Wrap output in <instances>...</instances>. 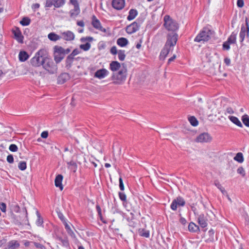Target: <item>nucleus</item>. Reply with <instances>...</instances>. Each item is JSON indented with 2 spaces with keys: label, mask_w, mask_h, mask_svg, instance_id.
I'll list each match as a JSON object with an SVG mask.
<instances>
[{
  "label": "nucleus",
  "mask_w": 249,
  "mask_h": 249,
  "mask_svg": "<svg viewBox=\"0 0 249 249\" xmlns=\"http://www.w3.org/2000/svg\"><path fill=\"white\" fill-rule=\"evenodd\" d=\"M18 168L21 170L24 171L26 169V163L25 161H20L18 165Z\"/></svg>",
  "instance_id": "45"
},
{
  "label": "nucleus",
  "mask_w": 249,
  "mask_h": 249,
  "mask_svg": "<svg viewBox=\"0 0 249 249\" xmlns=\"http://www.w3.org/2000/svg\"><path fill=\"white\" fill-rule=\"evenodd\" d=\"M42 67L44 70L50 74H54L57 72V66L53 60L48 57L44 60Z\"/></svg>",
  "instance_id": "4"
},
{
  "label": "nucleus",
  "mask_w": 249,
  "mask_h": 249,
  "mask_svg": "<svg viewBox=\"0 0 249 249\" xmlns=\"http://www.w3.org/2000/svg\"><path fill=\"white\" fill-rule=\"evenodd\" d=\"M175 199L176 201L178 206L183 207L185 205V201L182 197L178 196L177 197V198Z\"/></svg>",
  "instance_id": "37"
},
{
  "label": "nucleus",
  "mask_w": 249,
  "mask_h": 249,
  "mask_svg": "<svg viewBox=\"0 0 249 249\" xmlns=\"http://www.w3.org/2000/svg\"><path fill=\"white\" fill-rule=\"evenodd\" d=\"M0 209L2 212L5 213L6 211V204L3 202L1 203L0 204Z\"/></svg>",
  "instance_id": "55"
},
{
  "label": "nucleus",
  "mask_w": 249,
  "mask_h": 249,
  "mask_svg": "<svg viewBox=\"0 0 249 249\" xmlns=\"http://www.w3.org/2000/svg\"><path fill=\"white\" fill-rule=\"evenodd\" d=\"M53 1V0H47L45 6L47 7H51L52 5H54Z\"/></svg>",
  "instance_id": "53"
},
{
  "label": "nucleus",
  "mask_w": 249,
  "mask_h": 249,
  "mask_svg": "<svg viewBox=\"0 0 249 249\" xmlns=\"http://www.w3.org/2000/svg\"><path fill=\"white\" fill-rule=\"evenodd\" d=\"M29 57L28 53L25 51H20L18 54V59L20 62H24Z\"/></svg>",
  "instance_id": "22"
},
{
  "label": "nucleus",
  "mask_w": 249,
  "mask_h": 249,
  "mask_svg": "<svg viewBox=\"0 0 249 249\" xmlns=\"http://www.w3.org/2000/svg\"><path fill=\"white\" fill-rule=\"evenodd\" d=\"M91 25L96 30L103 33L107 32V30L102 27L100 20L97 18L95 15H93L91 17Z\"/></svg>",
  "instance_id": "10"
},
{
  "label": "nucleus",
  "mask_w": 249,
  "mask_h": 249,
  "mask_svg": "<svg viewBox=\"0 0 249 249\" xmlns=\"http://www.w3.org/2000/svg\"><path fill=\"white\" fill-rule=\"evenodd\" d=\"M48 37L50 40L53 41H56L61 39V36H59L54 33H51L49 34Z\"/></svg>",
  "instance_id": "28"
},
{
  "label": "nucleus",
  "mask_w": 249,
  "mask_h": 249,
  "mask_svg": "<svg viewBox=\"0 0 249 249\" xmlns=\"http://www.w3.org/2000/svg\"><path fill=\"white\" fill-rule=\"evenodd\" d=\"M143 22L142 18H137L136 20L131 23L126 27L125 31L128 34H132L138 31Z\"/></svg>",
  "instance_id": "6"
},
{
  "label": "nucleus",
  "mask_w": 249,
  "mask_h": 249,
  "mask_svg": "<svg viewBox=\"0 0 249 249\" xmlns=\"http://www.w3.org/2000/svg\"><path fill=\"white\" fill-rule=\"evenodd\" d=\"M63 178V176L62 175L59 174L56 176L54 180L55 186L56 187L59 188L60 190H62L63 189V186L62 184Z\"/></svg>",
  "instance_id": "18"
},
{
  "label": "nucleus",
  "mask_w": 249,
  "mask_h": 249,
  "mask_svg": "<svg viewBox=\"0 0 249 249\" xmlns=\"http://www.w3.org/2000/svg\"><path fill=\"white\" fill-rule=\"evenodd\" d=\"M121 68V64L118 61H113L109 64V69L115 72L119 70Z\"/></svg>",
  "instance_id": "19"
},
{
  "label": "nucleus",
  "mask_w": 249,
  "mask_h": 249,
  "mask_svg": "<svg viewBox=\"0 0 249 249\" xmlns=\"http://www.w3.org/2000/svg\"><path fill=\"white\" fill-rule=\"evenodd\" d=\"M30 22L31 20L28 17L23 18L20 21V24H21L22 26H28L30 24Z\"/></svg>",
  "instance_id": "38"
},
{
  "label": "nucleus",
  "mask_w": 249,
  "mask_h": 249,
  "mask_svg": "<svg viewBox=\"0 0 249 249\" xmlns=\"http://www.w3.org/2000/svg\"><path fill=\"white\" fill-rule=\"evenodd\" d=\"M197 220L198 224L202 228H205L207 226V219L204 214L198 215Z\"/></svg>",
  "instance_id": "17"
},
{
  "label": "nucleus",
  "mask_w": 249,
  "mask_h": 249,
  "mask_svg": "<svg viewBox=\"0 0 249 249\" xmlns=\"http://www.w3.org/2000/svg\"><path fill=\"white\" fill-rule=\"evenodd\" d=\"M37 219L36 221V224L38 226H41L43 225V218L41 217L40 215L38 213V212H37Z\"/></svg>",
  "instance_id": "43"
},
{
  "label": "nucleus",
  "mask_w": 249,
  "mask_h": 249,
  "mask_svg": "<svg viewBox=\"0 0 249 249\" xmlns=\"http://www.w3.org/2000/svg\"><path fill=\"white\" fill-rule=\"evenodd\" d=\"M125 5L124 0H112V6L116 10H122Z\"/></svg>",
  "instance_id": "14"
},
{
  "label": "nucleus",
  "mask_w": 249,
  "mask_h": 249,
  "mask_svg": "<svg viewBox=\"0 0 249 249\" xmlns=\"http://www.w3.org/2000/svg\"><path fill=\"white\" fill-rule=\"evenodd\" d=\"M178 39V35L175 32H172L167 35V40L165 45L172 48L176 45Z\"/></svg>",
  "instance_id": "7"
},
{
  "label": "nucleus",
  "mask_w": 249,
  "mask_h": 249,
  "mask_svg": "<svg viewBox=\"0 0 249 249\" xmlns=\"http://www.w3.org/2000/svg\"><path fill=\"white\" fill-rule=\"evenodd\" d=\"M119 198L123 201L124 202L126 200V196L125 194L123 193L120 192L118 193Z\"/></svg>",
  "instance_id": "47"
},
{
  "label": "nucleus",
  "mask_w": 249,
  "mask_h": 249,
  "mask_svg": "<svg viewBox=\"0 0 249 249\" xmlns=\"http://www.w3.org/2000/svg\"><path fill=\"white\" fill-rule=\"evenodd\" d=\"M179 222L180 223H181L183 225H185L187 223V221L185 218L184 217H181L179 219Z\"/></svg>",
  "instance_id": "62"
},
{
  "label": "nucleus",
  "mask_w": 249,
  "mask_h": 249,
  "mask_svg": "<svg viewBox=\"0 0 249 249\" xmlns=\"http://www.w3.org/2000/svg\"><path fill=\"white\" fill-rule=\"evenodd\" d=\"M127 70L125 68L121 69L118 72H113L111 78L115 84H122L126 80Z\"/></svg>",
  "instance_id": "2"
},
{
  "label": "nucleus",
  "mask_w": 249,
  "mask_h": 249,
  "mask_svg": "<svg viewBox=\"0 0 249 249\" xmlns=\"http://www.w3.org/2000/svg\"><path fill=\"white\" fill-rule=\"evenodd\" d=\"M233 159L239 163H242L244 161L243 155L242 153L239 152L236 154Z\"/></svg>",
  "instance_id": "30"
},
{
  "label": "nucleus",
  "mask_w": 249,
  "mask_h": 249,
  "mask_svg": "<svg viewBox=\"0 0 249 249\" xmlns=\"http://www.w3.org/2000/svg\"><path fill=\"white\" fill-rule=\"evenodd\" d=\"M34 245H35V246L36 248H38V249H46V248L44 246H43V245L40 244V243H34Z\"/></svg>",
  "instance_id": "57"
},
{
  "label": "nucleus",
  "mask_w": 249,
  "mask_h": 249,
  "mask_svg": "<svg viewBox=\"0 0 249 249\" xmlns=\"http://www.w3.org/2000/svg\"><path fill=\"white\" fill-rule=\"evenodd\" d=\"M230 44H231V43L228 42V41L227 40L226 41L224 42L223 44V49L225 50H229L230 49Z\"/></svg>",
  "instance_id": "48"
},
{
  "label": "nucleus",
  "mask_w": 249,
  "mask_h": 249,
  "mask_svg": "<svg viewBox=\"0 0 249 249\" xmlns=\"http://www.w3.org/2000/svg\"><path fill=\"white\" fill-rule=\"evenodd\" d=\"M229 120L239 127H242L243 125L238 118L233 116H229L228 117Z\"/></svg>",
  "instance_id": "26"
},
{
  "label": "nucleus",
  "mask_w": 249,
  "mask_h": 249,
  "mask_svg": "<svg viewBox=\"0 0 249 249\" xmlns=\"http://www.w3.org/2000/svg\"><path fill=\"white\" fill-rule=\"evenodd\" d=\"M138 15V12L136 9H131L129 10L127 19L131 21L134 19Z\"/></svg>",
  "instance_id": "23"
},
{
  "label": "nucleus",
  "mask_w": 249,
  "mask_h": 249,
  "mask_svg": "<svg viewBox=\"0 0 249 249\" xmlns=\"http://www.w3.org/2000/svg\"><path fill=\"white\" fill-rule=\"evenodd\" d=\"M237 35V31L232 32L231 35L228 38L227 41L228 42L232 44H235L236 43V36Z\"/></svg>",
  "instance_id": "24"
},
{
  "label": "nucleus",
  "mask_w": 249,
  "mask_h": 249,
  "mask_svg": "<svg viewBox=\"0 0 249 249\" xmlns=\"http://www.w3.org/2000/svg\"><path fill=\"white\" fill-rule=\"evenodd\" d=\"M110 53L113 54L115 55L118 53V51H117V48L116 46H113L111 48L110 50Z\"/></svg>",
  "instance_id": "54"
},
{
  "label": "nucleus",
  "mask_w": 249,
  "mask_h": 249,
  "mask_svg": "<svg viewBox=\"0 0 249 249\" xmlns=\"http://www.w3.org/2000/svg\"><path fill=\"white\" fill-rule=\"evenodd\" d=\"M48 136V132L47 131H43L41 134V137L42 138H47Z\"/></svg>",
  "instance_id": "61"
},
{
  "label": "nucleus",
  "mask_w": 249,
  "mask_h": 249,
  "mask_svg": "<svg viewBox=\"0 0 249 249\" xmlns=\"http://www.w3.org/2000/svg\"><path fill=\"white\" fill-rule=\"evenodd\" d=\"M55 238L57 241L60 242L63 246L65 247H68L69 246V243L67 238H62V237L56 235Z\"/></svg>",
  "instance_id": "20"
},
{
  "label": "nucleus",
  "mask_w": 249,
  "mask_h": 249,
  "mask_svg": "<svg viewBox=\"0 0 249 249\" xmlns=\"http://www.w3.org/2000/svg\"><path fill=\"white\" fill-rule=\"evenodd\" d=\"M212 138L208 133H202L199 135L196 139L198 142H208L212 141Z\"/></svg>",
  "instance_id": "11"
},
{
  "label": "nucleus",
  "mask_w": 249,
  "mask_h": 249,
  "mask_svg": "<svg viewBox=\"0 0 249 249\" xmlns=\"http://www.w3.org/2000/svg\"><path fill=\"white\" fill-rule=\"evenodd\" d=\"M109 74V71L106 69L103 68L97 70L94 73V77L99 79L105 78Z\"/></svg>",
  "instance_id": "12"
},
{
  "label": "nucleus",
  "mask_w": 249,
  "mask_h": 249,
  "mask_svg": "<svg viewBox=\"0 0 249 249\" xmlns=\"http://www.w3.org/2000/svg\"><path fill=\"white\" fill-rule=\"evenodd\" d=\"M65 228L68 233L69 234L71 235L72 237L74 236V233L73 231L71 229L70 226L68 224L67 221H65V222L63 223Z\"/></svg>",
  "instance_id": "31"
},
{
  "label": "nucleus",
  "mask_w": 249,
  "mask_h": 249,
  "mask_svg": "<svg viewBox=\"0 0 249 249\" xmlns=\"http://www.w3.org/2000/svg\"><path fill=\"white\" fill-rule=\"evenodd\" d=\"M119 181L120 189L122 191H123L124 190V186L123 183V179L121 177L119 178Z\"/></svg>",
  "instance_id": "52"
},
{
  "label": "nucleus",
  "mask_w": 249,
  "mask_h": 249,
  "mask_svg": "<svg viewBox=\"0 0 249 249\" xmlns=\"http://www.w3.org/2000/svg\"><path fill=\"white\" fill-rule=\"evenodd\" d=\"M244 0H237V5L239 8H242L244 6Z\"/></svg>",
  "instance_id": "59"
},
{
  "label": "nucleus",
  "mask_w": 249,
  "mask_h": 249,
  "mask_svg": "<svg viewBox=\"0 0 249 249\" xmlns=\"http://www.w3.org/2000/svg\"><path fill=\"white\" fill-rule=\"evenodd\" d=\"M46 52L44 49H40L36 52L35 56L30 60L31 64L36 67L43 65L44 60L46 58Z\"/></svg>",
  "instance_id": "1"
},
{
  "label": "nucleus",
  "mask_w": 249,
  "mask_h": 249,
  "mask_svg": "<svg viewBox=\"0 0 249 249\" xmlns=\"http://www.w3.org/2000/svg\"><path fill=\"white\" fill-rule=\"evenodd\" d=\"M54 53L64 55V49L62 47L55 46L54 47Z\"/></svg>",
  "instance_id": "35"
},
{
  "label": "nucleus",
  "mask_w": 249,
  "mask_h": 249,
  "mask_svg": "<svg viewBox=\"0 0 249 249\" xmlns=\"http://www.w3.org/2000/svg\"><path fill=\"white\" fill-rule=\"evenodd\" d=\"M76 24L78 26H79L83 28L85 26V23L83 20L77 21Z\"/></svg>",
  "instance_id": "64"
},
{
  "label": "nucleus",
  "mask_w": 249,
  "mask_h": 249,
  "mask_svg": "<svg viewBox=\"0 0 249 249\" xmlns=\"http://www.w3.org/2000/svg\"><path fill=\"white\" fill-rule=\"evenodd\" d=\"M73 59H74V57L72 56H71V54L67 56V57L66 58V66H69L70 67L71 64L73 62Z\"/></svg>",
  "instance_id": "44"
},
{
  "label": "nucleus",
  "mask_w": 249,
  "mask_h": 249,
  "mask_svg": "<svg viewBox=\"0 0 249 249\" xmlns=\"http://www.w3.org/2000/svg\"><path fill=\"white\" fill-rule=\"evenodd\" d=\"M59 218L62 221L63 223L65 222V221H67V219L65 218V216L61 213H59L58 214Z\"/></svg>",
  "instance_id": "60"
},
{
  "label": "nucleus",
  "mask_w": 249,
  "mask_h": 249,
  "mask_svg": "<svg viewBox=\"0 0 249 249\" xmlns=\"http://www.w3.org/2000/svg\"><path fill=\"white\" fill-rule=\"evenodd\" d=\"M140 234L141 236L148 238L149 237V231L144 230H142L140 231Z\"/></svg>",
  "instance_id": "46"
},
{
  "label": "nucleus",
  "mask_w": 249,
  "mask_h": 249,
  "mask_svg": "<svg viewBox=\"0 0 249 249\" xmlns=\"http://www.w3.org/2000/svg\"><path fill=\"white\" fill-rule=\"evenodd\" d=\"M188 230L191 232H196L199 230V227L193 222H190L188 225Z\"/></svg>",
  "instance_id": "29"
},
{
  "label": "nucleus",
  "mask_w": 249,
  "mask_h": 249,
  "mask_svg": "<svg viewBox=\"0 0 249 249\" xmlns=\"http://www.w3.org/2000/svg\"><path fill=\"white\" fill-rule=\"evenodd\" d=\"M117 44L121 47H124L128 44V40L126 38L120 37L117 39Z\"/></svg>",
  "instance_id": "25"
},
{
  "label": "nucleus",
  "mask_w": 249,
  "mask_h": 249,
  "mask_svg": "<svg viewBox=\"0 0 249 249\" xmlns=\"http://www.w3.org/2000/svg\"><path fill=\"white\" fill-rule=\"evenodd\" d=\"M177 206L178 204L175 200V199H174L170 205L171 209L173 211H176L177 209Z\"/></svg>",
  "instance_id": "49"
},
{
  "label": "nucleus",
  "mask_w": 249,
  "mask_h": 249,
  "mask_svg": "<svg viewBox=\"0 0 249 249\" xmlns=\"http://www.w3.org/2000/svg\"><path fill=\"white\" fill-rule=\"evenodd\" d=\"M18 149V146L15 144H11L9 147V149L12 152H16Z\"/></svg>",
  "instance_id": "51"
},
{
  "label": "nucleus",
  "mask_w": 249,
  "mask_h": 249,
  "mask_svg": "<svg viewBox=\"0 0 249 249\" xmlns=\"http://www.w3.org/2000/svg\"><path fill=\"white\" fill-rule=\"evenodd\" d=\"M164 26L166 30L172 32H175L178 29V23L172 18L169 15H165L164 17Z\"/></svg>",
  "instance_id": "3"
},
{
  "label": "nucleus",
  "mask_w": 249,
  "mask_h": 249,
  "mask_svg": "<svg viewBox=\"0 0 249 249\" xmlns=\"http://www.w3.org/2000/svg\"><path fill=\"white\" fill-rule=\"evenodd\" d=\"M242 121L246 126L249 127V116L247 114H245L242 117Z\"/></svg>",
  "instance_id": "41"
},
{
  "label": "nucleus",
  "mask_w": 249,
  "mask_h": 249,
  "mask_svg": "<svg viewBox=\"0 0 249 249\" xmlns=\"http://www.w3.org/2000/svg\"><path fill=\"white\" fill-rule=\"evenodd\" d=\"M188 120L191 125L196 126L198 125V122L197 119L194 116H191L188 118Z\"/></svg>",
  "instance_id": "39"
},
{
  "label": "nucleus",
  "mask_w": 249,
  "mask_h": 249,
  "mask_svg": "<svg viewBox=\"0 0 249 249\" xmlns=\"http://www.w3.org/2000/svg\"><path fill=\"white\" fill-rule=\"evenodd\" d=\"M245 22L246 25H242L241 26V30L239 33V39L241 43H242L244 41L246 36L248 37L249 36V25L247 18L246 19Z\"/></svg>",
  "instance_id": "8"
},
{
  "label": "nucleus",
  "mask_w": 249,
  "mask_h": 249,
  "mask_svg": "<svg viewBox=\"0 0 249 249\" xmlns=\"http://www.w3.org/2000/svg\"><path fill=\"white\" fill-rule=\"evenodd\" d=\"M74 34L71 31H67L61 33V38L66 41H72L74 40Z\"/></svg>",
  "instance_id": "13"
},
{
  "label": "nucleus",
  "mask_w": 249,
  "mask_h": 249,
  "mask_svg": "<svg viewBox=\"0 0 249 249\" xmlns=\"http://www.w3.org/2000/svg\"><path fill=\"white\" fill-rule=\"evenodd\" d=\"M19 247V244L17 240H11L8 243V247L10 249H15Z\"/></svg>",
  "instance_id": "27"
},
{
  "label": "nucleus",
  "mask_w": 249,
  "mask_h": 249,
  "mask_svg": "<svg viewBox=\"0 0 249 249\" xmlns=\"http://www.w3.org/2000/svg\"><path fill=\"white\" fill-rule=\"evenodd\" d=\"M7 161L10 163H12L14 162V158L12 155H9L7 157Z\"/></svg>",
  "instance_id": "58"
},
{
  "label": "nucleus",
  "mask_w": 249,
  "mask_h": 249,
  "mask_svg": "<svg viewBox=\"0 0 249 249\" xmlns=\"http://www.w3.org/2000/svg\"><path fill=\"white\" fill-rule=\"evenodd\" d=\"M67 165H68V167L71 170H72L74 172L76 171L77 168V166L76 163L74 161L71 160V161L68 162L67 163Z\"/></svg>",
  "instance_id": "33"
},
{
  "label": "nucleus",
  "mask_w": 249,
  "mask_h": 249,
  "mask_svg": "<svg viewBox=\"0 0 249 249\" xmlns=\"http://www.w3.org/2000/svg\"><path fill=\"white\" fill-rule=\"evenodd\" d=\"M13 33L14 35L15 39L19 43H23L24 36H22V33L19 28H17L15 30L13 31Z\"/></svg>",
  "instance_id": "15"
},
{
  "label": "nucleus",
  "mask_w": 249,
  "mask_h": 249,
  "mask_svg": "<svg viewBox=\"0 0 249 249\" xmlns=\"http://www.w3.org/2000/svg\"><path fill=\"white\" fill-rule=\"evenodd\" d=\"M70 1L74 6L73 9L70 11V16L71 17H76L80 12L79 3L77 0H70Z\"/></svg>",
  "instance_id": "9"
},
{
  "label": "nucleus",
  "mask_w": 249,
  "mask_h": 249,
  "mask_svg": "<svg viewBox=\"0 0 249 249\" xmlns=\"http://www.w3.org/2000/svg\"><path fill=\"white\" fill-rule=\"evenodd\" d=\"M118 59L120 61H124L125 58V51L123 50H120L118 51Z\"/></svg>",
  "instance_id": "36"
},
{
  "label": "nucleus",
  "mask_w": 249,
  "mask_h": 249,
  "mask_svg": "<svg viewBox=\"0 0 249 249\" xmlns=\"http://www.w3.org/2000/svg\"><path fill=\"white\" fill-rule=\"evenodd\" d=\"M69 78V74L67 73L61 74L57 78V82L59 84L64 83Z\"/></svg>",
  "instance_id": "21"
},
{
  "label": "nucleus",
  "mask_w": 249,
  "mask_h": 249,
  "mask_svg": "<svg viewBox=\"0 0 249 249\" xmlns=\"http://www.w3.org/2000/svg\"><path fill=\"white\" fill-rule=\"evenodd\" d=\"M40 5L38 3H35L33 4L32 8L33 10L36 11V9L39 8Z\"/></svg>",
  "instance_id": "63"
},
{
  "label": "nucleus",
  "mask_w": 249,
  "mask_h": 249,
  "mask_svg": "<svg viewBox=\"0 0 249 249\" xmlns=\"http://www.w3.org/2000/svg\"><path fill=\"white\" fill-rule=\"evenodd\" d=\"M80 48L85 51L89 50L91 47V44L87 42L84 44H81L79 46Z\"/></svg>",
  "instance_id": "42"
},
{
  "label": "nucleus",
  "mask_w": 249,
  "mask_h": 249,
  "mask_svg": "<svg viewBox=\"0 0 249 249\" xmlns=\"http://www.w3.org/2000/svg\"><path fill=\"white\" fill-rule=\"evenodd\" d=\"M238 174L241 175L243 177L245 175V172L244 169L242 167H239L237 170Z\"/></svg>",
  "instance_id": "50"
},
{
  "label": "nucleus",
  "mask_w": 249,
  "mask_h": 249,
  "mask_svg": "<svg viewBox=\"0 0 249 249\" xmlns=\"http://www.w3.org/2000/svg\"><path fill=\"white\" fill-rule=\"evenodd\" d=\"M53 1L54 6L57 8L63 6L65 3V0H53Z\"/></svg>",
  "instance_id": "40"
},
{
  "label": "nucleus",
  "mask_w": 249,
  "mask_h": 249,
  "mask_svg": "<svg viewBox=\"0 0 249 249\" xmlns=\"http://www.w3.org/2000/svg\"><path fill=\"white\" fill-rule=\"evenodd\" d=\"M173 50V48L169 47L168 46H166V45H164V47L161 50L160 55V60H164L168 54L169 53L170 51H172Z\"/></svg>",
  "instance_id": "16"
},
{
  "label": "nucleus",
  "mask_w": 249,
  "mask_h": 249,
  "mask_svg": "<svg viewBox=\"0 0 249 249\" xmlns=\"http://www.w3.org/2000/svg\"><path fill=\"white\" fill-rule=\"evenodd\" d=\"M80 52L78 49H75L70 54L74 57V56L79 54Z\"/></svg>",
  "instance_id": "56"
},
{
  "label": "nucleus",
  "mask_w": 249,
  "mask_h": 249,
  "mask_svg": "<svg viewBox=\"0 0 249 249\" xmlns=\"http://www.w3.org/2000/svg\"><path fill=\"white\" fill-rule=\"evenodd\" d=\"M214 184L216 186V187L223 194H225L226 193V191L225 189L222 186L221 184L220 183L218 180H216L214 182Z\"/></svg>",
  "instance_id": "34"
},
{
  "label": "nucleus",
  "mask_w": 249,
  "mask_h": 249,
  "mask_svg": "<svg viewBox=\"0 0 249 249\" xmlns=\"http://www.w3.org/2000/svg\"><path fill=\"white\" fill-rule=\"evenodd\" d=\"M64 58V56L62 54L54 53V59L56 63H60Z\"/></svg>",
  "instance_id": "32"
},
{
  "label": "nucleus",
  "mask_w": 249,
  "mask_h": 249,
  "mask_svg": "<svg viewBox=\"0 0 249 249\" xmlns=\"http://www.w3.org/2000/svg\"><path fill=\"white\" fill-rule=\"evenodd\" d=\"M212 35L211 30L208 28H204L195 37L194 41L197 42L207 41L210 39Z\"/></svg>",
  "instance_id": "5"
}]
</instances>
